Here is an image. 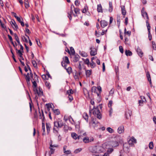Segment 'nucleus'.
Wrapping results in <instances>:
<instances>
[{"instance_id":"nucleus-1","label":"nucleus","mask_w":156,"mask_h":156,"mask_svg":"<svg viewBox=\"0 0 156 156\" xmlns=\"http://www.w3.org/2000/svg\"><path fill=\"white\" fill-rule=\"evenodd\" d=\"M37 80L35 79V80L33 81L31 80V81L33 83V91L35 94H37L38 97H41L43 95V90L40 86L37 88V84L36 81Z\"/></svg>"},{"instance_id":"nucleus-2","label":"nucleus","mask_w":156,"mask_h":156,"mask_svg":"<svg viewBox=\"0 0 156 156\" xmlns=\"http://www.w3.org/2000/svg\"><path fill=\"white\" fill-rule=\"evenodd\" d=\"M64 126V123L62 120L55 121L54 122V127L53 128V131L55 133H58V128H61Z\"/></svg>"},{"instance_id":"nucleus-3","label":"nucleus","mask_w":156,"mask_h":156,"mask_svg":"<svg viewBox=\"0 0 156 156\" xmlns=\"http://www.w3.org/2000/svg\"><path fill=\"white\" fill-rule=\"evenodd\" d=\"M103 148L100 146H93L89 147V151L92 153H100L102 152Z\"/></svg>"},{"instance_id":"nucleus-4","label":"nucleus","mask_w":156,"mask_h":156,"mask_svg":"<svg viewBox=\"0 0 156 156\" xmlns=\"http://www.w3.org/2000/svg\"><path fill=\"white\" fill-rule=\"evenodd\" d=\"M93 110V114L95 116H96L98 119H101L102 118V115L98 108L97 107L95 108L94 107Z\"/></svg>"},{"instance_id":"nucleus-5","label":"nucleus","mask_w":156,"mask_h":156,"mask_svg":"<svg viewBox=\"0 0 156 156\" xmlns=\"http://www.w3.org/2000/svg\"><path fill=\"white\" fill-rule=\"evenodd\" d=\"M146 23L147 24V28L148 31V37L149 40L151 41V35L150 33V29L151 26L150 24H149L148 21L147 20L146 21Z\"/></svg>"},{"instance_id":"nucleus-6","label":"nucleus","mask_w":156,"mask_h":156,"mask_svg":"<svg viewBox=\"0 0 156 156\" xmlns=\"http://www.w3.org/2000/svg\"><path fill=\"white\" fill-rule=\"evenodd\" d=\"M90 49L91 50L90 51V54L91 55L94 56L97 54V50L96 48L94 47H91L90 48Z\"/></svg>"},{"instance_id":"nucleus-7","label":"nucleus","mask_w":156,"mask_h":156,"mask_svg":"<svg viewBox=\"0 0 156 156\" xmlns=\"http://www.w3.org/2000/svg\"><path fill=\"white\" fill-rule=\"evenodd\" d=\"M141 13L142 16L144 18L146 17V18L148 20L149 19L147 13L144 10V8H143L141 10Z\"/></svg>"},{"instance_id":"nucleus-8","label":"nucleus","mask_w":156,"mask_h":156,"mask_svg":"<svg viewBox=\"0 0 156 156\" xmlns=\"http://www.w3.org/2000/svg\"><path fill=\"white\" fill-rule=\"evenodd\" d=\"M73 77L76 81H78L79 80V75L76 70H75L73 73Z\"/></svg>"},{"instance_id":"nucleus-9","label":"nucleus","mask_w":156,"mask_h":156,"mask_svg":"<svg viewBox=\"0 0 156 156\" xmlns=\"http://www.w3.org/2000/svg\"><path fill=\"white\" fill-rule=\"evenodd\" d=\"M101 27L103 28L106 26L108 24V23L105 20H102L100 22Z\"/></svg>"},{"instance_id":"nucleus-10","label":"nucleus","mask_w":156,"mask_h":156,"mask_svg":"<svg viewBox=\"0 0 156 156\" xmlns=\"http://www.w3.org/2000/svg\"><path fill=\"white\" fill-rule=\"evenodd\" d=\"M15 49L16 51V52L19 55L20 57V58H21L23 60L24 58L22 56V55H23L22 52H22V51H21L20 50H18L16 48Z\"/></svg>"},{"instance_id":"nucleus-11","label":"nucleus","mask_w":156,"mask_h":156,"mask_svg":"<svg viewBox=\"0 0 156 156\" xmlns=\"http://www.w3.org/2000/svg\"><path fill=\"white\" fill-rule=\"evenodd\" d=\"M132 115V112L131 111L128 110L126 111L125 114L126 117L127 119H129Z\"/></svg>"},{"instance_id":"nucleus-12","label":"nucleus","mask_w":156,"mask_h":156,"mask_svg":"<svg viewBox=\"0 0 156 156\" xmlns=\"http://www.w3.org/2000/svg\"><path fill=\"white\" fill-rule=\"evenodd\" d=\"M24 76H25V78L27 82V83L28 84L30 83V78L29 76V73H27V74L26 75L25 74H24Z\"/></svg>"},{"instance_id":"nucleus-13","label":"nucleus","mask_w":156,"mask_h":156,"mask_svg":"<svg viewBox=\"0 0 156 156\" xmlns=\"http://www.w3.org/2000/svg\"><path fill=\"white\" fill-rule=\"evenodd\" d=\"M71 135L72 137L75 140H76L77 139H79L80 137V136H78L77 134L75 133H72Z\"/></svg>"},{"instance_id":"nucleus-14","label":"nucleus","mask_w":156,"mask_h":156,"mask_svg":"<svg viewBox=\"0 0 156 156\" xmlns=\"http://www.w3.org/2000/svg\"><path fill=\"white\" fill-rule=\"evenodd\" d=\"M121 8L122 13L123 16H125L126 13V11L125 9V6L124 5H122L121 6Z\"/></svg>"},{"instance_id":"nucleus-15","label":"nucleus","mask_w":156,"mask_h":156,"mask_svg":"<svg viewBox=\"0 0 156 156\" xmlns=\"http://www.w3.org/2000/svg\"><path fill=\"white\" fill-rule=\"evenodd\" d=\"M136 51L139 55L141 57L143 56V53L142 50L139 48H138L137 49Z\"/></svg>"},{"instance_id":"nucleus-16","label":"nucleus","mask_w":156,"mask_h":156,"mask_svg":"<svg viewBox=\"0 0 156 156\" xmlns=\"http://www.w3.org/2000/svg\"><path fill=\"white\" fill-rule=\"evenodd\" d=\"M124 132V127L122 126L119 127L118 129V132L119 134H121Z\"/></svg>"},{"instance_id":"nucleus-17","label":"nucleus","mask_w":156,"mask_h":156,"mask_svg":"<svg viewBox=\"0 0 156 156\" xmlns=\"http://www.w3.org/2000/svg\"><path fill=\"white\" fill-rule=\"evenodd\" d=\"M111 145L112 147H116L119 145L118 142L116 141H113L111 142Z\"/></svg>"},{"instance_id":"nucleus-18","label":"nucleus","mask_w":156,"mask_h":156,"mask_svg":"<svg viewBox=\"0 0 156 156\" xmlns=\"http://www.w3.org/2000/svg\"><path fill=\"white\" fill-rule=\"evenodd\" d=\"M97 11L98 12H102V7L101 4L98 5L97 6Z\"/></svg>"},{"instance_id":"nucleus-19","label":"nucleus","mask_w":156,"mask_h":156,"mask_svg":"<svg viewBox=\"0 0 156 156\" xmlns=\"http://www.w3.org/2000/svg\"><path fill=\"white\" fill-rule=\"evenodd\" d=\"M79 58L80 56L78 55H75L73 59V61L75 62H76L79 61Z\"/></svg>"},{"instance_id":"nucleus-20","label":"nucleus","mask_w":156,"mask_h":156,"mask_svg":"<svg viewBox=\"0 0 156 156\" xmlns=\"http://www.w3.org/2000/svg\"><path fill=\"white\" fill-rule=\"evenodd\" d=\"M109 9H108V11L110 12H112L113 10V6L112 3L111 2H109Z\"/></svg>"},{"instance_id":"nucleus-21","label":"nucleus","mask_w":156,"mask_h":156,"mask_svg":"<svg viewBox=\"0 0 156 156\" xmlns=\"http://www.w3.org/2000/svg\"><path fill=\"white\" fill-rule=\"evenodd\" d=\"M83 116L86 121L88 122V116L87 114L85 112L83 114Z\"/></svg>"},{"instance_id":"nucleus-22","label":"nucleus","mask_w":156,"mask_h":156,"mask_svg":"<svg viewBox=\"0 0 156 156\" xmlns=\"http://www.w3.org/2000/svg\"><path fill=\"white\" fill-rule=\"evenodd\" d=\"M11 23L13 25V26H14L16 29V30L18 28V27L17 25L16 24L15 21L14 20H12L11 21Z\"/></svg>"},{"instance_id":"nucleus-23","label":"nucleus","mask_w":156,"mask_h":156,"mask_svg":"<svg viewBox=\"0 0 156 156\" xmlns=\"http://www.w3.org/2000/svg\"><path fill=\"white\" fill-rule=\"evenodd\" d=\"M125 54L127 56H131L132 55V53L131 51L129 50H126L125 51Z\"/></svg>"},{"instance_id":"nucleus-24","label":"nucleus","mask_w":156,"mask_h":156,"mask_svg":"<svg viewBox=\"0 0 156 156\" xmlns=\"http://www.w3.org/2000/svg\"><path fill=\"white\" fill-rule=\"evenodd\" d=\"M65 69H66L67 72L69 75L72 72V68L71 67H69L68 68H65Z\"/></svg>"},{"instance_id":"nucleus-25","label":"nucleus","mask_w":156,"mask_h":156,"mask_svg":"<svg viewBox=\"0 0 156 156\" xmlns=\"http://www.w3.org/2000/svg\"><path fill=\"white\" fill-rule=\"evenodd\" d=\"M46 125L47 132L49 133V132L50 130V128L51 127L50 124L49 123H46Z\"/></svg>"},{"instance_id":"nucleus-26","label":"nucleus","mask_w":156,"mask_h":156,"mask_svg":"<svg viewBox=\"0 0 156 156\" xmlns=\"http://www.w3.org/2000/svg\"><path fill=\"white\" fill-rule=\"evenodd\" d=\"M44 121H42V130H43V134L44 135L45 133V125H44Z\"/></svg>"},{"instance_id":"nucleus-27","label":"nucleus","mask_w":156,"mask_h":156,"mask_svg":"<svg viewBox=\"0 0 156 156\" xmlns=\"http://www.w3.org/2000/svg\"><path fill=\"white\" fill-rule=\"evenodd\" d=\"M147 77L148 81L150 82V83H151V80L150 75L149 72H147Z\"/></svg>"},{"instance_id":"nucleus-28","label":"nucleus","mask_w":156,"mask_h":156,"mask_svg":"<svg viewBox=\"0 0 156 156\" xmlns=\"http://www.w3.org/2000/svg\"><path fill=\"white\" fill-rule=\"evenodd\" d=\"M91 70H86V74L87 77H89L91 75Z\"/></svg>"},{"instance_id":"nucleus-29","label":"nucleus","mask_w":156,"mask_h":156,"mask_svg":"<svg viewBox=\"0 0 156 156\" xmlns=\"http://www.w3.org/2000/svg\"><path fill=\"white\" fill-rule=\"evenodd\" d=\"M83 142L85 143H88L89 142V138L88 137H86L84 138L83 140Z\"/></svg>"},{"instance_id":"nucleus-30","label":"nucleus","mask_w":156,"mask_h":156,"mask_svg":"<svg viewBox=\"0 0 156 156\" xmlns=\"http://www.w3.org/2000/svg\"><path fill=\"white\" fill-rule=\"evenodd\" d=\"M80 54L84 57H86L87 56V53L84 51H80Z\"/></svg>"},{"instance_id":"nucleus-31","label":"nucleus","mask_w":156,"mask_h":156,"mask_svg":"<svg viewBox=\"0 0 156 156\" xmlns=\"http://www.w3.org/2000/svg\"><path fill=\"white\" fill-rule=\"evenodd\" d=\"M53 112L56 115H58L60 114V112L58 109H53Z\"/></svg>"},{"instance_id":"nucleus-32","label":"nucleus","mask_w":156,"mask_h":156,"mask_svg":"<svg viewBox=\"0 0 156 156\" xmlns=\"http://www.w3.org/2000/svg\"><path fill=\"white\" fill-rule=\"evenodd\" d=\"M49 148L50 150V151L49 152V154L50 155H51V154H54L55 151V150L54 149L52 148L51 147H49Z\"/></svg>"},{"instance_id":"nucleus-33","label":"nucleus","mask_w":156,"mask_h":156,"mask_svg":"<svg viewBox=\"0 0 156 156\" xmlns=\"http://www.w3.org/2000/svg\"><path fill=\"white\" fill-rule=\"evenodd\" d=\"M73 93V91L72 89L68 90L66 91L67 94L69 95L72 94Z\"/></svg>"},{"instance_id":"nucleus-34","label":"nucleus","mask_w":156,"mask_h":156,"mask_svg":"<svg viewBox=\"0 0 156 156\" xmlns=\"http://www.w3.org/2000/svg\"><path fill=\"white\" fill-rule=\"evenodd\" d=\"M64 59V62L66 63L67 64H69L70 62L69 61L68 57L67 56H65V57Z\"/></svg>"},{"instance_id":"nucleus-35","label":"nucleus","mask_w":156,"mask_h":156,"mask_svg":"<svg viewBox=\"0 0 156 156\" xmlns=\"http://www.w3.org/2000/svg\"><path fill=\"white\" fill-rule=\"evenodd\" d=\"M107 130L110 133H112L114 132V130L110 127L107 128Z\"/></svg>"},{"instance_id":"nucleus-36","label":"nucleus","mask_w":156,"mask_h":156,"mask_svg":"<svg viewBox=\"0 0 156 156\" xmlns=\"http://www.w3.org/2000/svg\"><path fill=\"white\" fill-rule=\"evenodd\" d=\"M90 66L91 68H94L96 64L94 62L91 61L90 63Z\"/></svg>"},{"instance_id":"nucleus-37","label":"nucleus","mask_w":156,"mask_h":156,"mask_svg":"<svg viewBox=\"0 0 156 156\" xmlns=\"http://www.w3.org/2000/svg\"><path fill=\"white\" fill-rule=\"evenodd\" d=\"M88 10V7L87 5H85L84 6V8L83 9L82 12L83 13H85L87 12V11Z\"/></svg>"},{"instance_id":"nucleus-38","label":"nucleus","mask_w":156,"mask_h":156,"mask_svg":"<svg viewBox=\"0 0 156 156\" xmlns=\"http://www.w3.org/2000/svg\"><path fill=\"white\" fill-rule=\"evenodd\" d=\"M32 63L34 68H37V65L36 62L35 61L33 60L32 61Z\"/></svg>"},{"instance_id":"nucleus-39","label":"nucleus","mask_w":156,"mask_h":156,"mask_svg":"<svg viewBox=\"0 0 156 156\" xmlns=\"http://www.w3.org/2000/svg\"><path fill=\"white\" fill-rule=\"evenodd\" d=\"M82 150V149L81 148L77 149L74 151V153L75 154H77L78 153L80 152Z\"/></svg>"},{"instance_id":"nucleus-40","label":"nucleus","mask_w":156,"mask_h":156,"mask_svg":"<svg viewBox=\"0 0 156 156\" xmlns=\"http://www.w3.org/2000/svg\"><path fill=\"white\" fill-rule=\"evenodd\" d=\"M70 50L71 51V54L73 55H74L75 53V51L73 48L72 47H70Z\"/></svg>"},{"instance_id":"nucleus-41","label":"nucleus","mask_w":156,"mask_h":156,"mask_svg":"<svg viewBox=\"0 0 156 156\" xmlns=\"http://www.w3.org/2000/svg\"><path fill=\"white\" fill-rule=\"evenodd\" d=\"M127 144H124L123 145V149L124 150L128 151V146H126V145H127Z\"/></svg>"},{"instance_id":"nucleus-42","label":"nucleus","mask_w":156,"mask_h":156,"mask_svg":"<svg viewBox=\"0 0 156 156\" xmlns=\"http://www.w3.org/2000/svg\"><path fill=\"white\" fill-rule=\"evenodd\" d=\"M131 139H132V140H131V141L132 142H133V143H136V140L134 138V137H132ZM130 141H131V140H129V141L128 143L129 144H130Z\"/></svg>"},{"instance_id":"nucleus-43","label":"nucleus","mask_w":156,"mask_h":156,"mask_svg":"<svg viewBox=\"0 0 156 156\" xmlns=\"http://www.w3.org/2000/svg\"><path fill=\"white\" fill-rule=\"evenodd\" d=\"M149 147L150 149H152L153 148V143L152 142H151L149 143Z\"/></svg>"},{"instance_id":"nucleus-44","label":"nucleus","mask_w":156,"mask_h":156,"mask_svg":"<svg viewBox=\"0 0 156 156\" xmlns=\"http://www.w3.org/2000/svg\"><path fill=\"white\" fill-rule=\"evenodd\" d=\"M74 12L76 14H79L80 13L79 12V9L77 8H74Z\"/></svg>"},{"instance_id":"nucleus-45","label":"nucleus","mask_w":156,"mask_h":156,"mask_svg":"<svg viewBox=\"0 0 156 156\" xmlns=\"http://www.w3.org/2000/svg\"><path fill=\"white\" fill-rule=\"evenodd\" d=\"M114 93V89L112 88V89L109 91V96H112V95Z\"/></svg>"},{"instance_id":"nucleus-46","label":"nucleus","mask_w":156,"mask_h":156,"mask_svg":"<svg viewBox=\"0 0 156 156\" xmlns=\"http://www.w3.org/2000/svg\"><path fill=\"white\" fill-rule=\"evenodd\" d=\"M119 49L120 52H121L122 53H123L124 52V51L123 48H122V46H119Z\"/></svg>"},{"instance_id":"nucleus-47","label":"nucleus","mask_w":156,"mask_h":156,"mask_svg":"<svg viewBox=\"0 0 156 156\" xmlns=\"http://www.w3.org/2000/svg\"><path fill=\"white\" fill-rule=\"evenodd\" d=\"M84 62L85 64H86L87 65H89L90 63V62L89 59H86L84 61Z\"/></svg>"},{"instance_id":"nucleus-48","label":"nucleus","mask_w":156,"mask_h":156,"mask_svg":"<svg viewBox=\"0 0 156 156\" xmlns=\"http://www.w3.org/2000/svg\"><path fill=\"white\" fill-rule=\"evenodd\" d=\"M22 39L23 41H24L26 43H27L28 41L27 40V39L24 36H23L22 37Z\"/></svg>"},{"instance_id":"nucleus-49","label":"nucleus","mask_w":156,"mask_h":156,"mask_svg":"<svg viewBox=\"0 0 156 156\" xmlns=\"http://www.w3.org/2000/svg\"><path fill=\"white\" fill-rule=\"evenodd\" d=\"M112 104V101L111 100L109 101L108 105V107L111 108Z\"/></svg>"},{"instance_id":"nucleus-50","label":"nucleus","mask_w":156,"mask_h":156,"mask_svg":"<svg viewBox=\"0 0 156 156\" xmlns=\"http://www.w3.org/2000/svg\"><path fill=\"white\" fill-rule=\"evenodd\" d=\"M25 7L26 8H28L29 6V2H25Z\"/></svg>"},{"instance_id":"nucleus-51","label":"nucleus","mask_w":156,"mask_h":156,"mask_svg":"<svg viewBox=\"0 0 156 156\" xmlns=\"http://www.w3.org/2000/svg\"><path fill=\"white\" fill-rule=\"evenodd\" d=\"M64 153L66 154H69L71 153V151L69 150H65L64 151Z\"/></svg>"},{"instance_id":"nucleus-52","label":"nucleus","mask_w":156,"mask_h":156,"mask_svg":"<svg viewBox=\"0 0 156 156\" xmlns=\"http://www.w3.org/2000/svg\"><path fill=\"white\" fill-rule=\"evenodd\" d=\"M96 87H93L91 88V90L92 92H95L96 90Z\"/></svg>"},{"instance_id":"nucleus-53","label":"nucleus","mask_w":156,"mask_h":156,"mask_svg":"<svg viewBox=\"0 0 156 156\" xmlns=\"http://www.w3.org/2000/svg\"><path fill=\"white\" fill-rule=\"evenodd\" d=\"M152 43L153 45V48L154 49L156 50V44H155V43L154 41H152Z\"/></svg>"},{"instance_id":"nucleus-54","label":"nucleus","mask_w":156,"mask_h":156,"mask_svg":"<svg viewBox=\"0 0 156 156\" xmlns=\"http://www.w3.org/2000/svg\"><path fill=\"white\" fill-rule=\"evenodd\" d=\"M80 4V2H79L78 1V0H76L75 2V4L76 6H79V5Z\"/></svg>"},{"instance_id":"nucleus-55","label":"nucleus","mask_w":156,"mask_h":156,"mask_svg":"<svg viewBox=\"0 0 156 156\" xmlns=\"http://www.w3.org/2000/svg\"><path fill=\"white\" fill-rule=\"evenodd\" d=\"M125 34H127L129 36H130L131 34V32L130 31H128L126 32H125Z\"/></svg>"},{"instance_id":"nucleus-56","label":"nucleus","mask_w":156,"mask_h":156,"mask_svg":"<svg viewBox=\"0 0 156 156\" xmlns=\"http://www.w3.org/2000/svg\"><path fill=\"white\" fill-rule=\"evenodd\" d=\"M19 60H20V63H21L22 65L23 66H25V64H24V62H22L21 61V59H22L21 58H19Z\"/></svg>"},{"instance_id":"nucleus-57","label":"nucleus","mask_w":156,"mask_h":156,"mask_svg":"<svg viewBox=\"0 0 156 156\" xmlns=\"http://www.w3.org/2000/svg\"><path fill=\"white\" fill-rule=\"evenodd\" d=\"M105 70V66L104 62H103L102 64V71L104 72Z\"/></svg>"},{"instance_id":"nucleus-58","label":"nucleus","mask_w":156,"mask_h":156,"mask_svg":"<svg viewBox=\"0 0 156 156\" xmlns=\"http://www.w3.org/2000/svg\"><path fill=\"white\" fill-rule=\"evenodd\" d=\"M144 101L143 100H139V103L140 105L142 106L143 103Z\"/></svg>"},{"instance_id":"nucleus-59","label":"nucleus","mask_w":156,"mask_h":156,"mask_svg":"<svg viewBox=\"0 0 156 156\" xmlns=\"http://www.w3.org/2000/svg\"><path fill=\"white\" fill-rule=\"evenodd\" d=\"M13 35L16 40L19 39L17 35L16 34H14Z\"/></svg>"},{"instance_id":"nucleus-60","label":"nucleus","mask_w":156,"mask_h":156,"mask_svg":"<svg viewBox=\"0 0 156 156\" xmlns=\"http://www.w3.org/2000/svg\"><path fill=\"white\" fill-rule=\"evenodd\" d=\"M61 64L62 66L64 67L65 68H66V64L65 62H61Z\"/></svg>"},{"instance_id":"nucleus-61","label":"nucleus","mask_w":156,"mask_h":156,"mask_svg":"<svg viewBox=\"0 0 156 156\" xmlns=\"http://www.w3.org/2000/svg\"><path fill=\"white\" fill-rule=\"evenodd\" d=\"M42 117H43V119L42 120V121H44V120L45 119V117H44V113H43V111H42Z\"/></svg>"},{"instance_id":"nucleus-62","label":"nucleus","mask_w":156,"mask_h":156,"mask_svg":"<svg viewBox=\"0 0 156 156\" xmlns=\"http://www.w3.org/2000/svg\"><path fill=\"white\" fill-rule=\"evenodd\" d=\"M69 98L70 101H71L73 99V98L72 96H71V95H69Z\"/></svg>"},{"instance_id":"nucleus-63","label":"nucleus","mask_w":156,"mask_h":156,"mask_svg":"<svg viewBox=\"0 0 156 156\" xmlns=\"http://www.w3.org/2000/svg\"><path fill=\"white\" fill-rule=\"evenodd\" d=\"M128 23V18L127 17L125 19V23L126 25H127Z\"/></svg>"},{"instance_id":"nucleus-64","label":"nucleus","mask_w":156,"mask_h":156,"mask_svg":"<svg viewBox=\"0 0 156 156\" xmlns=\"http://www.w3.org/2000/svg\"><path fill=\"white\" fill-rule=\"evenodd\" d=\"M46 105L47 106V108H51V104H46Z\"/></svg>"}]
</instances>
